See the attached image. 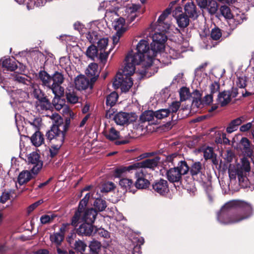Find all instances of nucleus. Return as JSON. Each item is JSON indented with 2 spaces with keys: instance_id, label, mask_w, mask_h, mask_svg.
I'll list each match as a JSON object with an SVG mask.
<instances>
[{
  "instance_id": "1",
  "label": "nucleus",
  "mask_w": 254,
  "mask_h": 254,
  "mask_svg": "<svg viewBox=\"0 0 254 254\" xmlns=\"http://www.w3.org/2000/svg\"><path fill=\"white\" fill-rule=\"evenodd\" d=\"M253 215V208L247 202L240 200L225 203L217 214V220L224 224L239 223Z\"/></svg>"
},
{
  "instance_id": "2",
  "label": "nucleus",
  "mask_w": 254,
  "mask_h": 254,
  "mask_svg": "<svg viewBox=\"0 0 254 254\" xmlns=\"http://www.w3.org/2000/svg\"><path fill=\"white\" fill-rule=\"evenodd\" d=\"M136 53L132 54V51L128 52V75H133L135 70V65L141 64L144 68L141 74L146 76L147 70L153 64L157 53L153 50V47H149V43L146 40H141L137 44Z\"/></svg>"
},
{
  "instance_id": "3",
  "label": "nucleus",
  "mask_w": 254,
  "mask_h": 254,
  "mask_svg": "<svg viewBox=\"0 0 254 254\" xmlns=\"http://www.w3.org/2000/svg\"><path fill=\"white\" fill-rule=\"evenodd\" d=\"M51 119L55 120V123L47 131L46 136L53 144L50 149V156L53 158L58 154L64 142L65 133L69 127L70 119H66L65 122L64 123L58 114H53Z\"/></svg>"
},
{
  "instance_id": "4",
  "label": "nucleus",
  "mask_w": 254,
  "mask_h": 254,
  "mask_svg": "<svg viewBox=\"0 0 254 254\" xmlns=\"http://www.w3.org/2000/svg\"><path fill=\"white\" fill-rule=\"evenodd\" d=\"M128 174H133L134 178L136 179L134 183V187L131 186L133 184V181L131 179L128 178V191L132 193H135L138 189H150V183L145 178V174L142 170H132L131 172H128Z\"/></svg>"
},
{
  "instance_id": "5",
  "label": "nucleus",
  "mask_w": 254,
  "mask_h": 254,
  "mask_svg": "<svg viewBox=\"0 0 254 254\" xmlns=\"http://www.w3.org/2000/svg\"><path fill=\"white\" fill-rule=\"evenodd\" d=\"M188 163L185 160L178 162L177 166L171 168L166 171L167 180L172 183H182L183 176L187 174Z\"/></svg>"
},
{
  "instance_id": "6",
  "label": "nucleus",
  "mask_w": 254,
  "mask_h": 254,
  "mask_svg": "<svg viewBox=\"0 0 254 254\" xmlns=\"http://www.w3.org/2000/svg\"><path fill=\"white\" fill-rule=\"evenodd\" d=\"M64 81V75L59 71H56L52 76L51 90L55 95L53 104L56 109L61 107V104L56 103V100L59 99L64 94V88L61 86Z\"/></svg>"
},
{
  "instance_id": "7",
  "label": "nucleus",
  "mask_w": 254,
  "mask_h": 254,
  "mask_svg": "<svg viewBox=\"0 0 254 254\" xmlns=\"http://www.w3.org/2000/svg\"><path fill=\"white\" fill-rule=\"evenodd\" d=\"M160 161V157L156 156L151 159H146L142 161L134 163L128 166V172L132 170H142L143 169H149L150 170L154 171L158 168Z\"/></svg>"
},
{
  "instance_id": "8",
  "label": "nucleus",
  "mask_w": 254,
  "mask_h": 254,
  "mask_svg": "<svg viewBox=\"0 0 254 254\" xmlns=\"http://www.w3.org/2000/svg\"><path fill=\"white\" fill-rule=\"evenodd\" d=\"M125 63L123 69H120L116 74L113 82L114 89L121 88L122 92H127V55L124 59Z\"/></svg>"
},
{
  "instance_id": "9",
  "label": "nucleus",
  "mask_w": 254,
  "mask_h": 254,
  "mask_svg": "<svg viewBox=\"0 0 254 254\" xmlns=\"http://www.w3.org/2000/svg\"><path fill=\"white\" fill-rule=\"evenodd\" d=\"M97 215V211L96 209L90 208L81 212L80 215L76 218L75 224L73 223V216L72 217L71 225L76 227L78 223L81 222H88L91 224L94 223Z\"/></svg>"
},
{
  "instance_id": "10",
  "label": "nucleus",
  "mask_w": 254,
  "mask_h": 254,
  "mask_svg": "<svg viewBox=\"0 0 254 254\" xmlns=\"http://www.w3.org/2000/svg\"><path fill=\"white\" fill-rule=\"evenodd\" d=\"M27 162L29 165L32 166L31 171L33 175H37L43 166V161L40 159V155L36 152H32L28 155Z\"/></svg>"
},
{
  "instance_id": "11",
  "label": "nucleus",
  "mask_w": 254,
  "mask_h": 254,
  "mask_svg": "<svg viewBox=\"0 0 254 254\" xmlns=\"http://www.w3.org/2000/svg\"><path fill=\"white\" fill-rule=\"evenodd\" d=\"M152 42L150 44L151 47H153V50L156 52H160L164 50L165 43L167 40V37L164 33L156 32L155 33L152 37Z\"/></svg>"
},
{
  "instance_id": "12",
  "label": "nucleus",
  "mask_w": 254,
  "mask_h": 254,
  "mask_svg": "<svg viewBox=\"0 0 254 254\" xmlns=\"http://www.w3.org/2000/svg\"><path fill=\"white\" fill-rule=\"evenodd\" d=\"M144 243V238L138 235L137 237L131 236L128 237V245L129 249H128V254H140L141 246Z\"/></svg>"
},
{
  "instance_id": "13",
  "label": "nucleus",
  "mask_w": 254,
  "mask_h": 254,
  "mask_svg": "<svg viewBox=\"0 0 254 254\" xmlns=\"http://www.w3.org/2000/svg\"><path fill=\"white\" fill-rule=\"evenodd\" d=\"M149 190L153 192L164 196L169 191L168 182L163 179L155 180L150 185Z\"/></svg>"
},
{
  "instance_id": "14",
  "label": "nucleus",
  "mask_w": 254,
  "mask_h": 254,
  "mask_svg": "<svg viewBox=\"0 0 254 254\" xmlns=\"http://www.w3.org/2000/svg\"><path fill=\"white\" fill-rule=\"evenodd\" d=\"M171 9L170 8H167L163 13L159 17L157 21L156 22V25L155 29L159 31L164 33L168 31L170 28V24L165 22V19L171 13Z\"/></svg>"
},
{
  "instance_id": "15",
  "label": "nucleus",
  "mask_w": 254,
  "mask_h": 254,
  "mask_svg": "<svg viewBox=\"0 0 254 254\" xmlns=\"http://www.w3.org/2000/svg\"><path fill=\"white\" fill-rule=\"evenodd\" d=\"M188 163V171L187 174L190 173V176L194 179H197L198 175L203 174V167L202 164L199 161H194L193 160H189Z\"/></svg>"
},
{
  "instance_id": "16",
  "label": "nucleus",
  "mask_w": 254,
  "mask_h": 254,
  "mask_svg": "<svg viewBox=\"0 0 254 254\" xmlns=\"http://www.w3.org/2000/svg\"><path fill=\"white\" fill-rule=\"evenodd\" d=\"M94 83L83 75L77 76L74 80L75 87L78 90H85L88 87L92 88Z\"/></svg>"
},
{
  "instance_id": "17",
  "label": "nucleus",
  "mask_w": 254,
  "mask_h": 254,
  "mask_svg": "<svg viewBox=\"0 0 254 254\" xmlns=\"http://www.w3.org/2000/svg\"><path fill=\"white\" fill-rule=\"evenodd\" d=\"M85 73L88 77L90 78L91 82H95L100 74L98 64L95 63L89 64L86 70Z\"/></svg>"
},
{
  "instance_id": "18",
  "label": "nucleus",
  "mask_w": 254,
  "mask_h": 254,
  "mask_svg": "<svg viewBox=\"0 0 254 254\" xmlns=\"http://www.w3.org/2000/svg\"><path fill=\"white\" fill-rule=\"evenodd\" d=\"M93 230L94 227L92 224L84 222L77 229L76 233L80 236H90L92 235Z\"/></svg>"
},
{
  "instance_id": "19",
  "label": "nucleus",
  "mask_w": 254,
  "mask_h": 254,
  "mask_svg": "<svg viewBox=\"0 0 254 254\" xmlns=\"http://www.w3.org/2000/svg\"><path fill=\"white\" fill-rule=\"evenodd\" d=\"M232 92L230 90H224L219 92L217 100L220 103L221 107H225L231 101Z\"/></svg>"
},
{
  "instance_id": "20",
  "label": "nucleus",
  "mask_w": 254,
  "mask_h": 254,
  "mask_svg": "<svg viewBox=\"0 0 254 254\" xmlns=\"http://www.w3.org/2000/svg\"><path fill=\"white\" fill-rule=\"evenodd\" d=\"M184 9L186 14L190 18L195 19L198 16L196 5L192 1L188 2L185 4Z\"/></svg>"
},
{
  "instance_id": "21",
  "label": "nucleus",
  "mask_w": 254,
  "mask_h": 254,
  "mask_svg": "<svg viewBox=\"0 0 254 254\" xmlns=\"http://www.w3.org/2000/svg\"><path fill=\"white\" fill-rule=\"evenodd\" d=\"M36 108L39 112L42 113L44 111L50 109L52 105L50 101L45 97L36 101Z\"/></svg>"
},
{
  "instance_id": "22",
  "label": "nucleus",
  "mask_w": 254,
  "mask_h": 254,
  "mask_svg": "<svg viewBox=\"0 0 254 254\" xmlns=\"http://www.w3.org/2000/svg\"><path fill=\"white\" fill-rule=\"evenodd\" d=\"M32 174L31 171L24 170L22 171L20 173L18 177V182L19 184L22 185L28 182L34 177V175Z\"/></svg>"
},
{
  "instance_id": "23",
  "label": "nucleus",
  "mask_w": 254,
  "mask_h": 254,
  "mask_svg": "<svg viewBox=\"0 0 254 254\" xmlns=\"http://www.w3.org/2000/svg\"><path fill=\"white\" fill-rule=\"evenodd\" d=\"M181 106V103L179 102L175 101L173 102L171 105H170L169 109L170 111V113H172V114L174 113H176L177 112ZM179 117L178 116H176L175 115H172V123L168 122L167 124H169L170 125H174L176 123L175 122L178 120Z\"/></svg>"
},
{
  "instance_id": "24",
  "label": "nucleus",
  "mask_w": 254,
  "mask_h": 254,
  "mask_svg": "<svg viewBox=\"0 0 254 254\" xmlns=\"http://www.w3.org/2000/svg\"><path fill=\"white\" fill-rule=\"evenodd\" d=\"M125 19L123 17L116 18L112 22V26L116 32L120 31L125 33L126 31Z\"/></svg>"
},
{
  "instance_id": "25",
  "label": "nucleus",
  "mask_w": 254,
  "mask_h": 254,
  "mask_svg": "<svg viewBox=\"0 0 254 254\" xmlns=\"http://www.w3.org/2000/svg\"><path fill=\"white\" fill-rule=\"evenodd\" d=\"M31 141L32 144L38 147L44 143V137L43 134L39 130H36L31 137Z\"/></svg>"
},
{
  "instance_id": "26",
  "label": "nucleus",
  "mask_w": 254,
  "mask_h": 254,
  "mask_svg": "<svg viewBox=\"0 0 254 254\" xmlns=\"http://www.w3.org/2000/svg\"><path fill=\"white\" fill-rule=\"evenodd\" d=\"M39 77L43 84L51 89L52 76L45 70H42L39 72Z\"/></svg>"
},
{
  "instance_id": "27",
  "label": "nucleus",
  "mask_w": 254,
  "mask_h": 254,
  "mask_svg": "<svg viewBox=\"0 0 254 254\" xmlns=\"http://www.w3.org/2000/svg\"><path fill=\"white\" fill-rule=\"evenodd\" d=\"M243 117H239L232 120L226 128V131L228 133H231L237 130L238 127L242 123Z\"/></svg>"
},
{
  "instance_id": "28",
  "label": "nucleus",
  "mask_w": 254,
  "mask_h": 254,
  "mask_svg": "<svg viewBox=\"0 0 254 254\" xmlns=\"http://www.w3.org/2000/svg\"><path fill=\"white\" fill-rule=\"evenodd\" d=\"M2 66L7 70L14 71L17 68L16 62L10 58H7L2 61Z\"/></svg>"
},
{
  "instance_id": "29",
  "label": "nucleus",
  "mask_w": 254,
  "mask_h": 254,
  "mask_svg": "<svg viewBox=\"0 0 254 254\" xmlns=\"http://www.w3.org/2000/svg\"><path fill=\"white\" fill-rule=\"evenodd\" d=\"M189 16L187 14H180L177 18V22L179 27L181 28L187 27L190 23Z\"/></svg>"
},
{
  "instance_id": "30",
  "label": "nucleus",
  "mask_w": 254,
  "mask_h": 254,
  "mask_svg": "<svg viewBox=\"0 0 254 254\" xmlns=\"http://www.w3.org/2000/svg\"><path fill=\"white\" fill-rule=\"evenodd\" d=\"M88 202V201L87 200L86 198H82L80 201L78 206V208L77 210L75 211L74 214L73 215V223L75 224V221H76V218L80 215V213L86 209L85 208Z\"/></svg>"
},
{
  "instance_id": "31",
  "label": "nucleus",
  "mask_w": 254,
  "mask_h": 254,
  "mask_svg": "<svg viewBox=\"0 0 254 254\" xmlns=\"http://www.w3.org/2000/svg\"><path fill=\"white\" fill-rule=\"evenodd\" d=\"M88 202V201L87 200L86 198H82L80 201L78 206V208L77 210L75 211L74 214L73 215V223L75 224V221H76V218L80 215V213L86 209L85 208Z\"/></svg>"
},
{
  "instance_id": "32",
  "label": "nucleus",
  "mask_w": 254,
  "mask_h": 254,
  "mask_svg": "<svg viewBox=\"0 0 254 254\" xmlns=\"http://www.w3.org/2000/svg\"><path fill=\"white\" fill-rule=\"evenodd\" d=\"M155 112L152 110H147L143 112L140 116L139 120L141 123L152 121L155 117Z\"/></svg>"
},
{
  "instance_id": "33",
  "label": "nucleus",
  "mask_w": 254,
  "mask_h": 254,
  "mask_svg": "<svg viewBox=\"0 0 254 254\" xmlns=\"http://www.w3.org/2000/svg\"><path fill=\"white\" fill-rule=\"evenodd\" d=\"M137 118V115L134 113H128V127L137 129L139 126L136 122Z\"/></svg>"
},
{
  "instance_id": "34",
  "label": "nucleus",
  "mask_w": 254,
  "mask_h": 254,
  "mask_svg": "<svg viewBox=\"0 0 254 254\" xmlns=\"http://www.w3.org/2000/svg\"><path fill=\"white\" fill-rule=\"evenodd\" d=\"M247 173H244L240 171L237 172V176L238 178L240 185L244 188H246L249 185V183H252L250 180L247 177Z\"/></svg>"
},
{
  "instance_id": "35",
  "label": "nucleus",
  "mask_w": 254,
  "mask_h": 254,
  "mask_svg": "<svg viewBox=\"0 0 254 254\" xmlns=\"http://www.w3.org/2000/svg\"><path fill=\"white\" fill-rule=\"evenodd\" d=\"M98 49L94 45L92 44L89 46L86 51V56L92 60L98 57Z\"/></svg>"
},
{
  "instance_id": "36",
  "label": "nucleus",
  "mask_w": 254,
  "mask_h": 254,
  "mask_svg": "<svg viewBox=\"0 0 254 254\" xmlns=\"http://www.w3.org/2000/svg\"><path fill=\"white\" fill-rule=\"evenodd\" d=\"M118 97V94L115 91L111 93L106 97V106H110L111 108L113 107L116 104Z\"/></svg>"
},
{
  "instance_id": "37",
  "label": "nucleus",
  "mask_w": 254,
  "mask_h": 254,
  "mask_svg": "<svg viewBox=\"0 0 254 254\" xmlns=\"http://www.w3.org/2000/svg\"><path fill=\"white\" fill-rule=\"evenodd\" d=\"M241 165L240 167H237V172L240 171L244 173H249L251 167L249 160L246 157H243L241 159Z\"/></svg>"
},
{
  "instance_id": "38",
  "label": "nucleus",
  "mask_w": 254,
  "mask_h": 254,
  "mask_svg": "<svg viewBox=\"0 0 254 254\" xmlns=\"http://www.w3.org/2000/svg\"><path fill=\"white\" fill-rule=\"evenodd\" d=\"M70 246L77 252L81 253H83L85 251L87 247L86 244L80 240L75 241V242Z\"/></svg>"
},
{
  "instance_id": "39",
  "label": "nucleus",
  "mask_w": 254,
  "mask_h": 254,
  "mask_svg": "<svg viewBox=\"0 0 254 254\" xmlns=\"http://www.w3.org/2000/svg\"><path fill=\"white\" fill-rule=\"evenodd\" d=\"M114 120L117 124L124 125L127 123V113L120 112L114 116Z\"/></svg>"
},
{
  "instance_id": "40",
  "label": "nucleus",
  "mask_w": 254,
  "mask_h": 254,
  "mask_svg": "<svg viewBox=\"0 0 254 254\" xmlns=\"http://www.w3.org/2000/svg\"><path fill=\"white\" fill-rule=\"evenodd\" d=\"M240 144L246 153L248 155H251L252 154V151L251 148V142L247 137H242L240 140Z\"/></svg>"
},
{
  "instance_id": "41",
  "label": "nucleus",
  "mask_w": 254,
  "mask_h": 254,
  "mask_svg": "<svg viewBox=\"0 0 254 254\" xmlns=\"http://www.w3.org/2000/svg\"><path fill=\"white\" fill-rule=\"evenodd\" d=\"M94 206L98 211H104L107 207V203L104 199L101 198H96L94 202Z\"/></svg>"
},
{
  "instance_id": "42",
  "label": "nucleus",
  "mask_w": 254,
  "mask_h": 254,
  "mask_svg": "<svg viewBox=\"0 0 254 254\" xmlns=\"http://www.w3.org/2000/svg\"><path fill=\"white\" fill-rule=\"evenodd\" d=\"M50 240L52 243H55L57 245H61L62 242L64 240V234L58 233H54L50 236Z\"/></svg>"
},
{
  "instance_id": "43",
  "label": "nucleus",
  "mask_w": 254,
  "mask_h": 254,
  "mask_svg": "<svg viewBox=\"0 0 254 254\" xmlns=\"http://www.w3.org/2000/svg\"><path fill=\"white\" fill-rule=\"evenodd\" d=\"M14 192V190H4L1 193L0 196V202L1 203H5L8 200L10 199L11 195Z\"/></svg>"
},
{
  "instance_id": "44",
  "label": "nucleus",
  "mask_w": 254,
  "mask_h": 254,
  "mask_svg": "<svg viewBox=\"0 0 254 254\" xmlns=\"http://www.w3.org/2000/svg\"><path fill=\"white\" fill-rule=\"evenodd\" d=\"M89 248L92 254H99L101 248V244L97 241L94 240L91 242Z\"/></svg>"
},
{
  "instance_id": "45",
  "label": "nucleus",
  "mask_w": 254,
  "mask_h": 254,
  "mask_svg": "<svg viewBox=\"0 0 254 254\" xmlns=\"http://www.w3.org/2000/svg\"><path fill=\"white\" fill-rule=\"evenodd\" d=\"M66 98L68 102L71 104H75L78 101V97L73 91L69 90L66 92Z\"/></svg>"
},
{
  "instance_id": "46",
  "label": "nucleus",
  "mask_w": 254,
  "mask_h": 254,
  "mask_svg": "<svg viewBox=\"0 0 254 254\" xmlns=\"http://www.w3.org/2000/svg\"><path fill=\"white\" fill-rule=\"evenodd\" d=\"M179 94L181 101L187 100L190 96V90L186 87H183L180 89Z\"/></svg>"
},
{
  "instance_id": "47",
  "label": "nucleus",
  "mask_w": 254,
  "mask_h": 254,
  "mask_svg": "<svg viewBox=\"0 0 254 254\" xmlns=\"http://www.w3.org/2000/svg\"><path fill=\"white\" fill-rule=\"evenodd\" d=\"M206 8L210 14H214L218 9L217 2L214 0H210Z\"/></svg>"
},
{
  "instance_id": "48",
  "label": "nucleus",
  "mask_w": 254,
  "mask_h": 254,
  "mask_svg": "<svg viewBox=\"0 0 254 254\" xmlns=\"http://www.w3.org/2000/svg\"><path fill=\"white\" fill-rule=\"evenodd\" d=\"M155 118L157 119H162L168 117L170 114V111L167 109H162L155 112Z\"/></svg>"
},
{
  "instance_id": "49",
  "label": "nucleus",
  "mask_w": 254,
  "mask_h": 254,
  "mask_svg": "<svg viewBox=\"0 0 254 254\" xmlns=\"http://www.w3.org/2000/svg\"><path fill=\"white\" fill-rule=\"evenodd\" d=\"M86 37L88 40L91 43L97 42L99 40L98 34L96 31H89L86 33Z\"/></svg>"
},
{
  "instance_id": "50",
  "label": "nucleus",
  "mask_w": 254,
  "mask_h": 254,
  "mask_svg": "<svg viewBox=\"0 0 254 254\" xmlns=\"http://www.w3.org/2000/svg\"><path fill=\"white\" fill-rule=\"evenodd\" d=\"M220 10L221 14L226 18L230 19L233 17L230 8L226 5H222L220 7Z\"/></svg>"
},
{
  "instance_id": "51",
  "label": "nucleus",
  "mask_w": 254,
  "mask_h": 254,
  "mask_svg": "<svg viewBox=\"0 0 254 254\" xmlns=\"http://www.w3.org/2000/svg\"><path fill=\"white\" fill-rule=\"evenodd\" d=\"M107 138L110 140L117 139L119 136V132L116 130L114 127L110 129L109 132L105 134Z\"/></svg>"
},
{
  "instance_id": "52",
  "label": "nucleus",
  "mask_w": 254,
  "mask_h": 254,
  "mask_svg": "<svg viewBox=\"0 0 254 254\" xmlns=\"http://www.w3.org/2000/svg\"><path fill=\"white\" fill-rule=\"evenodd\" d=\"M11 79L14 81L23 84H26V81H28L25 76L16 73L11 75Z\"/></svg>"
},
{
  "instance_id": "53",
  "label": "nucleus",
  "mask_w": 254,
  "mask_h": 254,
  "mask_svg": "<svg viewBox=\"0 0 254 254\" xmlns=\"http://www.w3.org/2000/svg\"><path fill=\"white\" fill-rule=\"evenodd\" d=\"M111 50L112 49H110L108 52H103V51H100L99 56H98L97 58H98L99 60L100 63L103 64V66H104L106 63L109 53H110Z\"/></svg>"
},
{
  "instance_id": "54",
  "label": "nucleus",
  "mask_w": 254,
  "mask_h": 254,
  "mask_svg": "<svg viewBox=\"0 0 254 254\" xmlns=\"http://www.w3.org/2000/svg\"><path fill=\"white\" fill-rule=\"evenodd\" d=\"M127 173V167H119L116 168L115 170L114 176L117 178H121L125 176Z\"/></svg>"
},
{
  "instance_id": "55",
  "label": "nucleus",
  "mask_w": 254,
  "mask_h": 254,
  "mask_svg": "<svg viewBox=\"0 0 254 254\" xmlns=\"http://www.w3.org/2000/svg\"><path fill=\"white\" fill-rule=\"evenodd\" d=\"M71 62L70 60L66 57H62L60 59V64L66 71H68L70 69V65Z\"/></svg>"
},
{
  "instance_id": "56",
  "label": "nucleus",
  "mask_w": 254,
  "mask_h": 254,
  "mask_svg": "<svg viewBox=\"0 0 254 254\" xmlns=\"http://www.w3.org/2000/svg\"><path fill=\"white\" fill-rule=\"evenodd\" d=\"M180 158L179 154L177 153H174L168 155L166 157V162L171 163L172 165L175 166V163L179 161L178 158Z\"/></svg>"
},
{
  "instance_id": "57",
  "label": "nucleus",
  "mask_w": 254,
  "mask_h": 254,
  "mask_svg": "<svg viewBox=\"0 0 254 254\" xmlns=\"http://www.w3.org/2000/svg\"><path fill=\"white\" fill-rule=\"evenodd\" d=\"M28 123L33 126L36 130H39L41 126L42 119L40 117L34 118L29 120Z\"/></svg>"
},
{
  "instance_id": "58",
  "label": "nucleus",
  "mask_w": 254,
  "mask_h": 254,
  "mask_svg": "<svg viewBox=\"0 0 254 254\" xmlns=\"http://www.w3.org/2000/svg\"><path fill=\"white\" fill-rule=\"evenodd\" d=\"M221 29L218 27H215L211 30L210 37L213 40H217L221 38Z\"/></svg>"
},
{
  "instance_id": "59",
  "label": "nucleus",
  "mask_w": 254,
  "mask_h": 254,
  "mask_svg": "<svg viewBox=\"0 0 254 254\" xmlns=\"http://www.w3.org/2000/svg\"><path fill=\"white\" fill-rule=\"evenodd\" d=\"M56 215L55 214L52 215H42L40 218V221L42 224H46L50 223L53 221V220L56 217Z\"/></svg>"
},
{
  "instance_id": "60",
  "label": "nucleus",
  "mask_w": 254,
  "mask_h": 254,
  "mask_svg": "<svg viewBox=\"0 0 254 254\" xmlns=\"http://www.w3.org/2000/svg\"><path fill=\"white\" fill-rule=\"evenodd\" d=\"M97 49L100 51H103L104 50L108 44V39L106 38H103L102 39H100L97 42Z\"/></svg>"
},
{
  "instance_id": "61",
  "label": "nucleus",
  "mask_w": 254,
  "mask_h": 254,
  "mask_svg": "<svg viewBox=\"0 0 254 254\" xmlns=\"http://www.w3.org/2000/svg\"><path fill=\"white\" fill-rule=\"evenodd\" d=\"M213 155V149L211 147H207L203 151V156L205 160L212 159Z\"/></svg>"
},
{
  "instance_id": "62",
  "label": "nucleus",
  "mask_w": 254,
  "mask_h": 254,
  "mask_svg": "<svg viewBox=\"0 0 254 254\" xmlns=\"http://www.w3.org/2000/svg\"><path fill=\"white\" fill-rule=\"evenodd\" d=\"M247 77L246 76L238 77L236 84L240 88H245L247 86Z\"/></svg>"
},
{
  "instance_id": "63",
  "label": "nucleus",
  "mask_w": 254,
  "mask_h": 254,
  "mask_svg": "<svg viewBox=\"0 0 254 254\" xmlns=\"http://www.w3.org/2000/svg\"><path fill=\"white\" fill-rule=\"evenodd\" d=\"M199 101L202 105H209L213 102V95L210 94L206 95L202 100L199 98Z\"/></svg>"
},
{
  "instance_id": "64",
  "label": "nucleus",
  "mask_w": 254,
  "mask_h": 254,
  "mask_svg": "<svg viewBox=\"0 0 254 254\" xmlns=\"http://www.w3.org/2000/svg\"><path fill=\"white\" fill-rule=\"evenodd\" d=\"M32 94L33 95L34 97L37 99V100L41 99L42 98L45 97L43 92L39 88H34L33 89Z\"/></svg>"
}]
</instances>
